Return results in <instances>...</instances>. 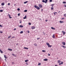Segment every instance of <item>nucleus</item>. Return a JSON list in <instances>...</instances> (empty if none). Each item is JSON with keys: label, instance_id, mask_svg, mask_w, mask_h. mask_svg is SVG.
<instances>
[{"label": "nucleus", "instance_id": "obj_8", "mask_svg": "<svg viewBox=\"0 0 66 66\" xmlns=\"http://www.w3.org/2000/svg\"><path fill=\"white\" fill-rule=\"evenodd\" d=\"M43 61H48V59H45L43 60Z\"/></svg>", "mask_w": 66, "mask_h": 66}, {"label": "nucleus", "instance_id": "obj_3", "mask_svg": "<svg viewBox=\"0 0 66 66\" xmlns=\"http://www.w3.org/2000/svg\"><path fill=\"white\" fill-rule=\"evenodd\" d=\"M31 29H32V30H33L35 29V27L34 26H33L31 27Z\"/></svg>", "mask_w": 66, "mask_h": 66}, {"label": "nucleus", "instance_id": "obj_32", "mask_svg": "<svg viewBox=\"0 0 66 66\" xmlns=\"http://www.w3.org/2000/svg\"><path fill=\"white\" fill-rule=\"evenodd\" d=\"M24 12H27V10H25L24 11Z\"/></svg>", "mask_w": 66, "mask_h": 66}, {"label": "nucleus", "instance_id": "obj_21", "mask_svg": "<svg viewBox=\"0 0 66 66\" xmlns=\"http://www.w3.org/2000/svg\"><path fill=\"white\" fill-rule=\"evenodd\" d=\"M28 61H29V60H25V62H28Z\"/></svg>", "mask_w": 66, "mask_h": 66}, {"label": "nucleus", "instance_id": "obj_18", "mask_svg": "<svg viewBox=\"0 0 66 66\" xmlns=\"http://www.w3.org/2000/svg\"><path fill=\"white\" fill-rule=\"evenodd\" d=\"M24 48L25 49H29V48L26 47H24Z\"/></svg>", "mask_w": 66, "mask_h": 66}, {"label": "nucleus", "instance_id": "obj_58", "mask_svg": "<svg viewBox=\"0 0 66 66\" xmlns=\"http://www.w3.org/2000/svg\"><path fill=\"white\" fill-rule=\"evenodd\" d=\"M5 61H6V59H5Z\"/></svg>", "mask_w": 66, "mask_h": 66}, {"label": "nucleus", "instance_id": "obj_47", "mask_svg": "<svg viewBox=\"0 0 66 66\" xmlns=\"http://www.w3.org/2000/svg\"><path fill=\"white\" fill-rule=\"evenodd\" d=\"M48 56H50V54H48Z\"/></svg>", "mask_w": 66, "mask_h": 66}, {"label": "nucleus", "instance_id": "obj_9", "mask_svg": "<svg viewBox=\"0 0 66 66\" xmlns=\"http://www.w3.org/2000/svg\"><path fill=\"white\" fill-rule=\"evenodd\" d=\"M4 57L5 58V59H7V57H6V55H4Z\"/></svg>", "mask_w": 66, "mask_h": 66}, {"label": "nucleus", "instance_id": "obj_49", "mask_svg": "<svg viewBox=\"0 0 66 66\" xmlns=\"http://www.w3.org/2000/svg\"><path fill=\"white\" fill-rule=\"evenodd\" d=\"M29 25H31V23H29Z\"/></svg>", "mask_w": 66, "mask_h": 66}, {"label": "nucleus", "instance_id": "obj_38", "mask_svg": "<svg viewBox=\"0 0 66 66\" xmlns=\"http://www.w3.org/2000/svg\"><path fill=\"white\" fill-rule=\"evenodd\" d=\"M8 38H11V36H9L8 37Z\"/></svg>", "mask_w": 66, "mask_h": 66}, {"label": "nucleus", "instance_id": "obj_15", "mask_svg": "<svg viewBox=\"0 0 66 66\" xmlns=\"http://www.w3.org/2000/svg\"><path fill=\"white\" fill-rule=\"evenodd\" d=\"M0 52L1 53H3V52H2V51H1V50H0Z\"/></svg>", "mask_w": 66, "mask_h": 66}, {"label": "nucleus", "instance_id": "obj_11", "mask_svg": "<svg viewBox=\"0 0 66 66\" xmlns=\"http://www.w3.org/2000/svg\"><path fill=\"white\" fill-rule=\"evenodd\" d=\"M27 17V15H26L23 18V19H26V18Z\"/></svg>", "mask_w": 66, "mask_h": 66}, {"label": "nucleus", "instance_id": "obj_34", "mask_svg": "<svg viewBox=\"0 0 66 66\" xmlns=\"http://www.w3.org/2000/svg\"><path fill=\"white\" fill-rule=\"evenodd\" d=\"M3 10H0V12H3Z\"/></svg>", "mask_w": 66, "mask_h": 66}, {"label": "nucleus", "instance_id": "obj_23", "mask_svg": "<svg viewBox=\"0 0 66 66\" xmlns=\"http://www.w3.org/2000/svg\"><path fill=\"white\" fill-rule=\"evenodd\" d=\"M42 2H44V3H45V1L44 0H42Z\"/></svg>", "mask_w": 66, "mask_h": 66}, {"label": "nucleus", "instance_id": "obj_42", "mask_svg": "<svg viewBox=\"0 0 66 66\" xmlns=\"http://www.w3.org/2000/svg\"><path fill=\"white\" fill-rule=\"evenodd\" d=\"M50 2H52V0H50Z\"/></svg>", "mask_w": 66, "mask_h": 66}, {"label": "nucleus", "instance_id": "obj_17", "mask_svg": "<svg viewBox=\"0 0 66 66\" xmlns=\"http://www.w3.org/2000/svg\"><path fill=\"white\" fill-rule=\"evenodd\" d=\"M8 50H10V51H12V50H13L12 49H11L10 48H8Z\"/></svg>", "mask_w": 66, "mask_h": 66}, {"label": "nucleus", "instance_id": "obj_51", "mask_svg": "<svg viewBox=\"0 0 66 66\" xmlns=\"http://www.w3.org/2000/svg\"><path fill=\"white\" fill-rule=\"evenodd\" d=\"M47 21H48V20H45V21L46 22H47Z\"/></svg>", "mask_w": 66, "mask_h": 66}, {"label": "nucleus", "instance_id": "obj_43", "mask_svg": "<svg viewBox=\"0 0 66 66\" xmlns=\"http://www.w3.org/2000/svg\"><path fill=\"white\" fill-rule=\"evenodd\" d=\"M20 13H19V14H18V16H20Z\"/></svg>", "mask_w": 66, "mask_h": 66}, {"label": "nucleus", "instance_id": "obj_5", "mask_svg": "<svg viewBox=\"0 0 66 66\" xmlns=\"http://www.w3.org/2000/svg\"><path fill=\"white\" fill-rule=\"evenodd\" d=\"M8 16H9L10 18H12V17H11V15H10L9 14H8Z\"/></svg>", "mask_w": 66, "mask_h": 66}, {"label": "nucleus", "instance_id": "obj_39", "mask_svg": "<svg viewBox=\"0 0 66 66\" xmlns=\"http://www.w3.org/2000/svg\"><path fill=\"white\" fill-rule=\"evenodd\" d=\"M61 64H62L61 63H60L59 64V65H61Z\"/></svg>", "mask_w": 66, "mask_h": 66}, {"label": "nucleus", "instance_id": "obj_37", "mask_svg": "<svg viewBox=\"0 0 66 66\" xmlns=\"http://www.w3.org/2000/svg\"><path fill=\"white\" fill-rule=\"evenodd\" d=\"M51 10H53V7H52L51 8Z\"/></svg>", "mask_w": 66, "mask_h": 66}, {"label": "nucleus", "instance_id": "obj_29", "mask_svg": "<svg viewBox=\"0 0 66 66\" xmlns=\"http://www.w3.org/2000/svg\"><path fill=\"white\" fill-rule=\"evenodd\" d=\"M41 65V63H40L38 64V65Z\"/></svg>", "mask_w": 66, "mask_h": 66}, {"label": "nucleus", "instance_id": "obj_10", "mask_svg": "<svg viewBox=\"0 0 66 66\" xmlns=\"http://www.w3.org/2000/svg\"><path fill=\"white\" fill-rule=\"evenodd\" d=\"M3 6L4 5V3H2L1 4Z\"/></svg>", "mask_w": 66, "mask_h": 66}, {"label": "nucleus", "instance_id": "obj_53", "mask_svg": "<svg viewBox=\"0 0 66 66\" xmlns=\"http://www.w3.org/2000/svg\"><path fill=\"white\" fill-rule=\"evenodd\" d=\"M12 55H15L14 54H12Z\"/></svg>", "mask_w": 66, "mask_h": 66}, {"label": "nucleus", "instance_id": "obj_19", "mask_svg": "<svg viewBox=\"0 0 66 66\" xmlns=\"http://www.w3.org/2000/svg\"><path fill=\"white\" fill-rule=\"evenodd\" d=\"M28 1H26L24 2V3L25 4H26V3H28Z\"/></svg>", "mask_w": 66, "mask_h": 66}, {"label": "nucleus", "instance_id": "obj_25", "mask_svg": "<svg viewBox=\"0 0 66 66\" xmlns=\"http://www.w3.org/2000/svg\"><path fill=\"white\" fill-rule=\"evenodd\" d=\"M42 51L43 52H46V51L44 50H43Z\"/></svg>", "mask_w": 66, "mask_h": 66}, {"label": "nucleus", "instance_id": "obj_36", "mask_svg": "<svg viewBox=\"0 0 66 66\" xmlns=\"http://www.w3.org/2000/svg\"><path fill=\"white\" fill-rule=\"evenodd\" d=\"M17 10H18V11H20V9H19V8Z\"/></svg>", "mask_w": 66, "mask_h": 66}, {"label": "nucleus", "instance_id": "obj_55", "mask_svg": "<svg viewBox=\"0 0 66 66\" xmlns=\"http://www.w3.org/2000/svg\"><path fill=\"white\" fill-rule=\"evenodd\" d=\"M28 33H29V32H30V31H28V32H27Z\"/></svg>", "mask_w": 66, "mask_h": 66}, {"label": "nucleus", "instance_id": "obj_40", "mask_svg": "<svg viewBox=\"0 0 66 66\" xmlns=\"http://www.w3.org/2000/svg\"><path fill=\"white\" fill-rule=\"evenodd\" d=\"M0 32L1 33H3V31H0Z\"/></svg>", "mask_w": 66, "mask_h": 66}, {"label": "nucleus", "instance_id": "obj_30", "mask_svg": "<svg viewBox=\"0 0 66 66\" xmlns=\"http://www.w3.org/2000/svg\"><path fill=\"white\" fill-rule=\"evenodd\" d=\"M34 6L35 8H37V6H36V5Z\"/></svg>", "mask_w": 66, "mask_h": 66}, {"label": "nucleus", "instance_id": "obj_14", "mask_svg": "<svg viewBox=\"0 0 66 66\" xmlns=\"http://www.w3.org/2000/svg\"><path fill=\"white\" fill-rule=\"evenodd\" d=\"M51 28L52 29H53V30H55V29L53 27H51Z\"/></svg>", "mask_w": 66, "mask_h": 66}, {"label": "nucleus", "instance_id": "obj_35", "mask_svg": "<svg viewBox=\"0 0 66 66\" xmlns=\"http://www.w3.org/2000/svg\"><path fill=\"white\" fill-rule=\"evenodd\" d=\"M64 16L65 17H66V14H64Z\"/></svg>", "mask_w": 66, "mask_h": 66}, {"label": "nucleus", "instance_id": "obj_45", "mask_svg": "<svg viewBox=\"0 0 66 66\" xmlns=\"http://www.w3.org/2000/svg\"><path fill=\"white\" fill-rule=\"evenodd\" d=\"M0 27H2V26L1 25H0Z\"/></svg>", "mask_w": 66, "mask_h": 66}, {"label": "nucleus", "instance_id": "obj_20", "mask_svg": "<svg viewBox=\"0 0 66 66\" xmlns=\"http://www.w3.org/2000/svg\"><path fill=\"white\" fill-rule=\"evenodd\" d=\"M61 47H63V48H66V47L64 46V45L61 46Z\"/></svg>", "mask_w": 66, "mask_h": 66}, {"label": "nucleus", "instance_id": "obj_48", "mask_svg": "<svg viewBox=\"0 0 66 66\" xmlns=\"http://www.w3.org/2000/svg\"><path fill=\"white\" fill-rule=\"evenodd\" d=\"M8 5H10V3H9L8 4Z\"/></svg>", "mask_w": 66, "mask_h": 66}, {"label": "nucleus", "instance_id": "obj_63", "mask_svg": "<svg viewBox=\"0 0 66 66\" xmlns=\"http://www.w3.org/2000/svg\"><path fill=\"white\" fill-rule=\"evenodd\" d=\"M57 59H58V58H57Z\"/></svg>", "mask_w": 66, "mask_h": 66}, {"label": "nucleus", "instance_id": "obj_44", "mask_svg": "<svg viewBox=\"0 0 66 66\" xmlns=\"http://www.w3.org/2000/svg\"><path fill=\"white\" fill-rule=\"evenodd\" d=\"M64 7H66V5H65V4H64Z\"/></svg>", "mask_w": 66, "mask_h": 66}, {"label": "nucleus", "instance_id": "obj_26", "mask_svg": "<svg viewBox=\"0 0 66 66\" xmlns=\"http://www.w3.org/2000/svg\"><path fill=\"white\" fill-rule=\"evenodd\" d=\"M63 4H65V3H66V2H63Z\"/></svg>", "mask_w": 66, "mask_h": 66}, {"label": "nucleus", "instance_id": "obj_6", "mask_svg": "<svg viewBox=\"0 0 66 66\" xmlns=\"http://www.w3.org/2000/svg\"><path fill=\"white\" fill-rule=\"evenodd\" d=\"M18 27H21V28H22L23 27V26L21 25H20V26H18Z\"/></svg>", "mask_w": 66, "mask_h": 66}, {"label": "nucleus", "instance_id": "obj_57", "mask_svg": "<svg viewBox=\"0 0 66 66\" xmlns=\"http://www.w3.org/2000/svg\"><path fill=\"white\" fill-rule=\"evenodd\" d=\"M16 29H15V28H14V30H16Z\"/></svg>", "mask_w": 66, "mask_h": 66}, {"label": "nucleus", "instance_id": "obj_28", "mask_svg": "<svg viewBox=\"0 0 66 66\" xmlns=\"http://www.w3.org/2000/svg\"><path fill=\"white\" fill-rule=\"evenodd\" d=\"M23 31H21V32H20V33L21 34H22V33H23Z\"/></svg>", "mask_w": 66, "mask_h": 66}, {"label": "nucleus", "instance_id": "obj_13", "mask_svg": "<svg viewBox=\"0 0 66 66\" xmlns=\"http://www.w3.org/2000/svg\"><path fill=\"white\" fill-rule=\"evenodd\" d=\"M34 45L35 46H37V44L36 43H35L34 44Z\"/></svg>", "mask_w": 66, "mask_h": 66}, {"label": "nucleus", "instance_id": "obj_52", "mask_svg": "<svg viewBox=\"0 0 66 66\" xmlns=\"http://www.w3.org/2000/svg\"><path fill=\"white\" fill-rule=\"evenodd\" d=\"M20 21V23H21V21Z\"/></svg>", "mask_w": 66, "mask_h": 66}, {"label": "nucleus", "instance_id": "obj_60", "mask_svg": "<svg viewBox=\"0 0 66 66\" xmlns=\"http://www.w3.org/2000/svg\"><path fill=\"white\" fill-rule=\"evenodd\" d=\"M58 13H60V11H59V12H58Z\"/></svg>", "mask_w": 66, "mask_h": 66}, {"label": "nucleus", "instance_id": "obj_24", "mask_svg": "<svg viewBox=\"0 0 66 66\" xmlns=\"http://www.w3.org/2000/svg\"><path fill=\"white\" fill-rule=\"evenodd\" d=\"M58 62L59 63H61V61L60 60L58 61Z\"/></svg>", "mask_w": 66, "mask_h": 66}, {"label": "nucleus", "instance_id": "obj_54", "mask_svg": "<svg viewBox=\"0 0 66 66\" xmlns=\"http://www.w3.org/2000/svg\"><path fill=\"white\" fill-rule=\"evenodd\" d=\"M18 45V43H17V44H16V45H17H17Z\"/></svg>", "mask_w": 66, "mask_h": 66}, {"label": "nucleus", "instance_id": "obj_64", "mask_svg": "<svg viewBox=\"0 0 66 66\" xmlns=\"http://www.w3.org/2000/svg\"><path fill=\"white\" fill-rule=\"evenodd\" d=\"M4 66H5V65H4Z\"/></svg>", "mask_w": 66, "mask_h": 66}, {"label": "nucleus", "instance_id": "obj_2", "mask_svg": "<svg viewBox=\"0 0 66 66\" xmlns=\"http://www.w3.org/2000/svg\"><path fill=\"white\" fill-rule=\"evenodd\" d=\"M38 6H39L41 8L43 6H42V4H39Z\"/></svg>", "mask_w": 66, "mask_h": 66}, {"label": "nucleus", "instance_id": "obj_4", "mask_svg": "<svg viewBox=\"0 0 66 66\" xmlns=\"http://www.w3.org/2000/svg\"><path fill=\"white\" fill-rule=\"evenodd\" d=\"M62 44L63 45H65V42H62Z\"/></svg>", "mask_w": 66, "mask_h": 66}, {"label": "nucleus", "instance_id": "obj_7", "mask_svg": "<svg viewBox=\"0 0 66 66\" xmlns=\"http://www.w3.org/2000/svg\"><path fill=\"white\" fill-rule=\"evenodd\" d=\"M62 33H63V35H64L65 34V32L64 31H62Z\"/></svg>", "mask_w": 66, "mask_h": 66}, {"label": "nucleus", "instance_id": "obj_16", "mask_svg": "<svg viewBox=\"0 0 66 66\" xmlns=\"http://www.w3.org/2000/svg\"><path fill=\"white\" fill-rule=\"evenodd\" d=\"M60 23H63V22H64L63 21H60Z\"/></svg>", "mask_w": 66, "mask_h": 66}, {"label": "nucleus", "instance_id": "obj_33", "mask_svg": "<svg viewBox=\"0 0 66 66\" xmlns=\"http://www.w3.org/2000/svg\"><path fill=\"white\" fill-rule=\"evenodd\" d=\"M47 1H48V0H45V3H46V2H47Z\"/></svg>", "mask_w": 66, "mask_h": 66}, {"label": "nucleus", "instance_id": "obj_41", "mask_svg": "<svg viewBox=\"0 0 66 66\" xmlns=\"http://www.w3.org/2000/svg\"><path fill=\"white\" fill-rule=\"evenodd\" d=\"M39 39H40V38H37V39H38V40Z\"/></svg>", "mask_w": 66, "mask_h": 66}, {"label": "nucleus", "instance_id": "obj_1", "mask_svg": "<svg viewBox=\"0 0 66 66\" xmlns=\"http://www.w3.org/2000/svg\"><path fill=\"white\" fill-rule=\"evenodd\" d=\"M46 45H47V46H48V47H51L52 45H49V43H46Z\"/></svg>", "mask_w": 66, "mask_h": 66}, {"label": "nucleus", "instance_id": "obj_31", "mask_svg": "<svg viewBox=\"0 0 66 66\" xmlns=\"http://www.w3.org/2000/svg\"><path fill=\"white\" fill-rule=\"evenodd\" d=\"M53 5H54V4H52L51 5L52 6V7H53Z\"/></svg>", "mask_w": 66, "mask_h": 66}, {"label": "nucleus", "instance_id": "obj_27", "mask_svg": "<svg viewBox=\"0 0 66 66\" xmlns=\"http://www.w3.org/2000/svg\"><path fill=\"white\" fill-rule=\"evenodd\" d=\"M56 13H57V12H55L54 13V15H56V14H55Z\"/></svg>", "mask_w": 66, "mask_h": 66}, {"label": "nucleus", "instance_id": "obj_50", "mask_svg": "<svg viewBox=\"0 0 66 66\" xmlns=\"http://www.w3.org/2000/svg\"><path fill=\"white\" fill-rule=\"evenodd\" d=\"M63 62H61V64H63Z\"/></svg>", "mask_w": 66, "mask_h": 66}, {"label": "nucleus", "instance_id": "obj_22", "mask_svg": "<svg viewBox=\"0 0 66 66\" xmlns=\"http://www.w3.org/2000/svg\"><path fill=\"white\" fill-rule=\"evenodd\" d=\"M55 35H53L52 36L53 38H55Z\"/></svg>", "mask_w": 66, "mask_h": 66}, {"label": "nucleus", "instance_id": "obj_59", "mask_svg": "<svg viewBox=\"0 0 66 66\" xmlns=\"http://www.w3.org/2000/svg\"><path fill=\"white\" fill-rule=\"evenodd\" d=\"M64 19V18H62V19Z\"/></svg>", "mask_w": 66, "mask_h": 66}, {"label": "nucleus", "instance_id": "obj_56", "mask_svg": "<svg viewBox=\"0 0 66 66\" xmlns=\"http://www.w3.org/2000/svg\"><path fill=\"white\" fill-rule=\"evenodd\" d=\"M43 11V9H42L41 11Z\"/></svg>", "mask_w": 66, "mask_h": 66}, {"label": "nucleus", "instance_id": "obj_46", "mask_svg": "<svg viewBox=\"0 0 66 66\" xmlns=\"http://www.w3.org/2000/svg\"><path fill=\"white\" fill-rule=\"evenodd\" d=\"M12 38H15V37H12Z\"/></svg>", "mask_w": 66, "mask_h": 66}, {"label": "nucleus", "instance_id": "obj_12", "mask_svg": "<svg viewBox=\"0 0 66 66\" xmlns=\"http://www.w3.org/2000/svg\"><path fill=\"white\" fill-rule=\"evenodd\" d=\"M37 10H39V7H37L36 8Z\"/></svg>", "mask_w": 66, "mask_h": 66}, {"label": "nucleus", "instance_id": "obj_61", "mask_svg": "<svg viewBox=\"0 0 66 66\" xmlns=\"http://www.w3.org/2000/svg\"><path fill=\"white\" fill-rule=\"evenodd\" d=\"M14 6L16 5V4H14Z\"/></svg>", "mask_w": 66, "mask_h": 66}, {"label": "nucleus", "instance_id": "obj_62", "mask_svg": "<svg viewBox=\"0 0 66 66\" xmlns=\"http://www.w3.org/2000/svg\"><path fill=\"white\" fill-rule=\"evenodd\" d=\"M44 35H45V33H44Z\"/></svg>", "mask_w": 66, "mask_h": 66}]
</instances>
